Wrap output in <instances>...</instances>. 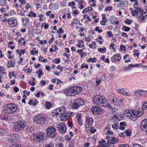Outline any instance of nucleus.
<instances>
[{"label":"nucleus","mask_w":147,"mask_h":147,"mask_svg":"<svg viewBox=\"0 0 147 147\" xmlns=\"http://www.w3.org/2000/svg\"><path fill=\"white\" fill-rule=\"evenodd\" d=\"M88 61H90L92 63H95L96 61V59L95 58H90L87 60Z\"/></svg>","instance_id":"39"},{"label":"nucleus","mask_w":147,"mask_h":147,"mask_svg":"<svg viewBox=\"0 0 147 147\" xmlns=\"http://www.w3.org/2000/svg\"><path fill=\"white\" fill-rule=\"evenodd\" d=\"M141 92V89L136 90L134 93V95L137 96H140Z\"/></svg>","instance_id":"31"},{"label":"nucleus","mask_w":147,"mask_h":147,"mask_svg":"<svg viewBox=\"0 0 147 147\" xmlns=\"http://www.w3.org/2000/svg\"><path fill=\"white\" fill-rule=\"evenodd\" d=\"M124 22L126 24L129 25L132 22V21L129 19H127L124 21Z\"/></svg>","instance_id":"45"},{"label":"nucleus","mask_w":147,"mask_h":147,"mask_svg":"<svg viewBox=\"0 0 147 147\" xmlns=\"http://www.w3.org/2000/svg\"><path fill=\"white\" fill-rule=\"evenodd\" d=\"M72 87L75 94L74 95L80 93L82 90V88L80 86H75Z\"/></svg>","instance_id":"20"},{"label":"nucleus","mask_w":147,"mask_h":147,"mask_svg":"<svg viewBox=\"0 0 147 147\" xmlns=\"http://www.w3.org/2000/svg\"><path fill=\"white\" fill-rule=\"evenodd\" d=\"M41 86H45L46 84V82L45 80H42L40 83Z\"/></svg>","instance_id":"54"},{"label":"nucleus","mask_w":147,"mask_h":147,"mask_svg":"<svg viewBox=\"0 0 147 147\" xmlns=\"http://www.w3.org/2000/svg\"><path fill=\"white\" fill-rule=\"evenodd\" d=\"M38 53V51L36 50L35 51H30V54L31 55H34L35 54H37Z\"/></svg>","instance_id":"52"},{"label":"nucleus","mask_w":147,"mask_h":147,"mask_svg":"<svg viewBox=\"0 0 147 147\" xmlns=\"http://www.w3.org/2000/svg\"><path fill=\"white\" fill-rule=\"evenodd\" d=\"M64 30L62 29V28H60L58 30L56 31V32L58 34L61 35V34H63L64 33Z\"/></svg>","instance_id":"33"},{"label":"nucleus","mask_w":147,"mask_h":147,"mask_svg":"<svg viewBox=\"0 0 147 147\" xmlns=\"http://www.w3.org/2000/svg\"><path fill=\"white\" fill-rule=\"evenodd\" d=\"M7 1L5 0H0V5L2 6L6 5Z\"/></svg>","instance_id":"36"},{"label":"nucleus","mask_w":147,"mask_h":147,"mask_svg":"<svg viewBox=\"0 0 147 147\" xmlns=\"http://www.w3.org/2000/svg\"><path fill=\"white\" fill-rule=\"evenodd\" d=\"M45 107L47 109H49L51 106V103L49 102H47L45 103Z\"/></svg>","instance_id":"37"},{"label":"nucleus","mask_w":147,"mask_h":147,"mask_svg":"<svg viewBox=\"0 0 147 147\" xmlns=\"http://www.w3.org/2000/svg\"><path fill=\"white\" fill-rule=\"evenodd\" d=\"M59 131L61 133H65L67 129V127L64 123H60L57 127Z\"/></svg>","instance_id":"14"},{"label":"nucleus","mask_w":147,"mask_h":147,"mask_svg":"<svg viewBox=\"0 0 147 147\" xmlns=\"http://www.w3.org/2000/svg\"><path fill=\"white\" fill-rule=\"evenodd\" d=\"M140 127L141 130L146 132L147 135V119H144L142 121Z\"/></svg>","instance_id":"13"},{"label":"nucleus","mask_w":147,"mask_h":147,"mask_svg":"<svg viewBox=\"0 0 147 147\" xmlns=\"http://www.w3.org/2000/svg\"><path fill=\"white\" fill-rule=\"evenodd\" d=\"M78 5L79 6V8L81 9L84 8V7L83 6V3L81 1H78Z\"/></svg>","instance_id":"38"},{"label":"nucleus","mask_w":147,"mask_h":147,"mask_svg":"<svg viewBox=\"0 0 147 147\" xmlns=\"http://www.w3.org/2000/svg\"><path fill=\"white\" fill-rule=\"evenodd\" d=\"M80 56L81 58H83L86 55V53L85 52H83L81 53H80Z\"/></svg>","instance_id":"59"},{"label":"nucleus","mask_w":147,"mask_h":147,"mask_svg":"<svg viewBox=\"0 0 147 147\" xmlns=\"http://www.w3.org/2000/svg\"><path fill=\"white\" fill-rule=\"evenodd\" d=\"M36 73L38 74V76L39 78H40L41 77V75L42 74V70L41 69H39L38 71L36 72Z\"/></svg>","instance_id":"35"},{"label":"nucleus","mask_w":147,"mask_h":147,"mask_svg":"<svg viewBox=\"0 0 147 147\" xmlns=\"http://www.w3.org/2000/svg\"><path fill=\"white\" fill-rule=\"evenodd\" d=\"M84 68H85L86 69H88V65L87 64H82V66L81 67V68L82 69H83Z\"/></svg>","instance_id":"50"},{"label":"nucleus","mask_w":147,"mask_h":147,"mask_svg":"<svg viewBox=\"0 0 147 147\" xmlns=\"http://www.w3.org/2000/svg\"><path fill=\"white\" fill-rule=\"evenodd\" d=\"M112 113L115 114L116 113V112L117 111V109H116L115 108L113 107L110 110Z\"/></svg>","instance_id":"46"},{"label":"nucleus","mask_w":147,"mask_h":147,"mask_svg":"<svg viewBox=\"0 0 147 147\" xmlns=\"http://www.w3.org/2000/svg\"><path fill=\"white\" fill-rule=\"evenodd\" d=\"M96 86H98L100 84L101 82V79L100 78H96Z\"/></svg>","instance_id":"34"},{"label":"nucleus","mask_w":147,"mask_h":147,"mask_svg":"<svg viewBox=\"0 0 147 147\" xmlns=\"http://www.w3.org/2000/svg\"><path fill=\"white\" fill-rule=\"evenodd\" d=\"M96 45L95 42L93 41H92L91 44L89 45V46L90 48L92 49L94 47H95V46H96Z\"/></svg>","instance_id":"40"},{"label":"nucleus","mask_w":147,"mask_h":147,"mask_svg":"<svg viewBox=\"0 0 147 147\" xmlns=\"http://www.w3.org/2000/svg\"><path fill=\"white\" fill-rule=\"evenodd\" d=\"M137 18L138 20L142 22H145L147 20V14L145 13H143L142 10L138 14Z\"/></svg>","instance_id":"11"},{"label":"nucleus","mask_w":147,"mask_h":147,"mask_svg":"<svg viewBox=\"0 0 147 147\" xmlns=\"http://www.w3.org/2000/svg\"><path fill=\"white\" fill-rule=\"evenodd\" d=\"M147 95V91H144L141 90L140 97H144Z\"/></svg>","instance_id":"30"},{"label":"nucleus","mask_w":147,"mask_h":147,"mask_svg":"<svg viewBox=\"0 0 147 147\" xmlns=\"http://www.w3.org/2000/svg\"><path fill=\"white\" fill-rule=\"evenodd\" d=\"M65 140L68 141H70L71 139V137H69V136L68 135H66L65 136Z\"/></svg>","instance_id":"55"},{"label":"nucleus","mask_w":147,"mask_h":147,"mask_svg":"<svg viewBox=\"0 0 147 147\" xmlns=\"http://www.w3.org/2000/svg\"><path fill=\"white\" fill-rule=\"evenodd\" d=\"M126 49V47L124 45H121L120 47V50L121 51H125Z\"/></svg>","instance_id":"48"},{"label":"nucleus","mask_w":147,"mask_h":147,"mask_svg":"<svg viewBox=\"0 0 147 147\" xmlns=\"http://www.w3.org/2000/svg\"><path fill=\"white\" fill-rule=\"evenodd\" d=\"M54 61H55V63L56 64H58L60 62V60L59 58L55 59L54 60Z\"/></svg>","instance_id":"56"},{"label":"nucleus","mask_w":147,"mask_h":147,"mask_svg":"<svg viewBox=\"0 0 147 147\" xmlns=\"http://www.w3.org/2000/svg\"><path fill=\"white\" fill-rule=\"evenodd\" d=\"M75 5V3L74 1L69 2L68 3V5L70 7H71L72 5L74 6Z\"/></svg>","instance_id":"57"},{"label":"nucleus","mask_w":147,"mask_h":147,"mask_svg":"<svg viewBox=\"0 0 147 147\" xmlns=\"http://www.w3.org/2000/svg\"><path fill=\"white\" fill-rule=\"evenodd\" d=\"M122 117L118 114L115 115L113 116L112 121L114 123L112 124V127L113 129H117L119 127L118 121L122 120Z\"/></svg>","instance_id":"5"},{"label":"nucleus","mask_w":147,"mask_h":147,"mask_svg":"<svg viewBox=\"0 0 147 147\" xmlns=\"http://www.w3.org/2000/svg\"><path fill=\"white\" fill-rule=\"evenodd\" d=\"M3 109L5 113L10 114L14 113L17 109L16 105L9 104L4 106Z\"/></svg>","instance_id":"4"},{"label":"nucleus","mask_w":147,"mask_h":147,"mask_svg":"<svg viewBox=\"0 0 147 147\" xmlns=\"http://www.w3.org/2000/svg\"><path fill=\"white\" fill-rule=\"evenodd\" d=\"M119 124L120 126L119 127V129L121 130H124L125 129L124 126H126L127 125V123L124 121L120 122Z\"/></svg>","instance_id":"26"},{"label":"nucleus","mask_w":147,"mask_h":147,"mask_svg":"<svg viewBox=\"0 0 147 147\" xmlns=\"http://www.w3.org/2000/svg\"><path fill=\"white\" fill-rule=\"evenodd\" d=\"M25 131H27L28 132H32V130H31V127H28L26 128L25 129Z\"/></svg>","instance_id":"62"},{"label":"nucleus","mask_w":147,"mask_h":147,"mask_svg":"<svg viewBox=\"0 0 147 147\" xmlns=\"http://www.w3.org/2000/svg\"><path fill=\"white\" fill-rule=\"evenodd\" d=\"M121 59V55L119 54H117L111 57V61L113 63L119 61Z\"/></svg>","instance_id":"18"},{"label":"nucleus","mask_w":147,"mask_h":147,"mask_svg":"<svg viewBox=\"0 0 147 147\" xmlns=\"http://www.w3.org/2000/svg\"><path fill=\"white\" fill-rule=\"evenodd\" d=\"M117 92L118 93L126 96L128 95V93L125 92L123 88H121L117 90Z\"/></svg>","instance_id":"23"},{"label":"nucleus","mask_w":147,"mask_h":147,"mask_svg":"<svg viewBox=\"0 0 147 147\" xmlns=\"http://www.w3.org/2000/svg\"><path fill=\"white\" fill-rule=\"evenodd\" d=\"M8 117V115L7 114H5L2 115L1 117V119L3 120H7Z\"/></svg>","instance_id":"44"},{"label":"nucleus","mask_w":147,"mask_h":147,"mask_svg":"<svg viewBox=\"0 0 147 147\" xmlns=\"http://www.w3.org/2000/svg\"><path fill=\"white\" fill-rule=\"evenodd\" d=\"M8 22L9 24L11 27H14L17 25V21L16 20L13 18H9Z\"/></svg>","instance_id":"15"},{"label":"nucleus","mask_w":147,"mask_h":147,"mask_svg":"<svg viewBox=\"0 0 147 147\" xmlns=\"http://www.w3.org/2000/svg\"><path fill=\"white\" fill-rule=\"evenodd\" d=\"M113 9V7H112L109 6L108 7H106L105 8V10L106 11H110L111 10Z\"/></svg>","instance_id":"51"},{"label":"nucleus","mask_w":147,"mask_h":147,"mask_svg":"<svg viewBox=\"0 0 147 147\" xmlns=\"http://www.w3.org/2000/svg\"><path fill=\"white\" fill-rule=\"evenodd\" d=\"M14 61H11L8 62L7 64V66L8 68L13 67L15 65Z\"/></svg>","instance_id":"27"},{"label":"nucleus","mask_w":147,"mask_h":147,"mask_svg":"<svg viewBox=\"0 0 147 147\" xmlns=\"http://www.w3.org/2000/svg\"><path fill=\"white\" fill-rule=\"evenodd\" d=\"M98 51L100 53H105L106 52V49L105 48H104L102 49L99 48L98 49Z\"/></svg>","instance_id":"41"},{"label":"nucleus","mask_w":147,"mask_h":147,"mask_svg":"<svg viewBox=\"0 0 147 147\" xmlns=\"http://www.w3.org/2000/svg\"><path fill=\"white\" fill-rule=\"evenodd\" d=\"M46 133L47 136L50 138L55 137L56 134V129L53 126L49 127L46 130Z\"/></svg>","instance_id":"10"},{"label":"nucleus","mask_w":147,"mask_h":147,"mask_svg":"<svg viewBox=\"0 0 147 147\" xmlns=\"http://www.w3.org/2000/svg\"><path fill=\"white\" fill-rule=\"evenodd\" d=\"M46 137V134L45 133L40 132L37 134H33V138L34 141L37 142H39L42 140Z\"/></svg>","instance_id":"7"},{"label":"nucleus","mask_w":147,"mask_h":147,"mask_svg":"<svg viewBox=\"0 0 147 147\" xmlns=\"http://www.w3.org/2000/svg\"><path fill=\"white\" fill-rule=\"evenodd\" d=\"M119 141V139L116 138L112 137L109 140H107L108 144L109 145H113L114 144L117 143Z\"/></svg>","instance_id":"17"},{"label":"nucleus","mask_w":147,"mask_h":147,"mask_svg":"<svg viewBox=\"0 0 147 147\" xmlns=\"http://www.w3.org/2000/svg\"><path fill=\"white\" fill-rule=\"evenodd\" d=\"M77 118L79 125H81L82 124L83 121L81 118V115L79 114H77Z\"/></svg>","instance_id":"24"},{"label":"nucleus","mask_w":147,"mask_h":147,"mask_svg":"<svg viewBox=\"0 0 147 147\" xmlns=\"http://www.w3.org/2000/svg\"><path fill=\"white\" fill-rule=\"evenodd\" d=\"M5 133V131L3 129H0V136H2Z\"/></svg>","instance_id":"53"},{"label":"nucleus","mask_w":147,"mask_h":147,"mask_svg":"<svg viewBox=\"0 0 147 147\" xmlns=\"http://www.w3.org/2000/svg\"><path fill=\"white\" fill-rule=\"evenodd\" d=\"M123 30L125 31L128 32L129 31L130 29V28L127 27L126 26H124L123 27Z\"/></svg>","instance_id":"43"},{"label":"nucleus","mask_w":147,"mask_h":147,"mask_svg":"<svg viewBox=\"0 0 147 147\" xmlns=\"http://www.w3.org/2000/svg\"><path fill=\"white\" fill-rule=\"evenodd\" d=\"M125 133L127 136H130L131 135V132L129 131L128 129L125 130Z\"/></svg>","instance_id":"42"},{"label":"nucleus","mask_w":147,"mask_h":147,"mask_svg":"<svg viewBox=\"0 0 147 147\" xmlns=\"http://www.w3.org/2000/svg\"><path fill=\"white\" fill-rule=\"evenodd\" d=\"M60 116H61V119L62 121H65L67 119H68L67 117L65 116V115H63V114H61Z\"/></svg>","instance_id":"32"},{"label":"nucleus","mask_w":147,"mask_h":147,"mask_svg":"<svg viewBox=\"0 0 147 147\" xmlns=\"http://www.w3.org/2000/svg\"><path fill=\"white\" fill-rule=\"evenodd\" d=\"M85 103L84 100L83 99L78 98L76 99L73 103L72 108L73 109H78L80 107L84 105Z\"/></svg>","instance_id":"8"},{"label":"nucleus","mask_w":147,"mask_h":147,"mask_svg":"<svg viewBox=\"0 0 147 147\" xmlns=\"http://www.w3.org/2000/svg\"><path fill=\"white\" fill-rule=\"evenodd\" d=\"M107 34H108V36L109 37H113V35L111 33V32L110 31H108L107 32Z\"/></svg>","instance_id":"61"},{"label":"nucleus","mask_w":147,"mask_h":147,"mask_svg":"<svg viewBox=\"0 0 147 147\" xmlns=\"http://www.w3.org/2000/svg\"><path fill=\"white\" fill-rule=\"evenodd\" d=\"M144 111L142 109L141 110H129L125 111L124 114L127 118L131 119L133 121L136 120L138 117H140L143 114Z\"/></svg>","instance_id":"1"},{"label":"nucleus","mask_w":147,"mask_h":147,"mask_svg":"<svg viewBox=\"0 0 147 147\" xmlns=\"http://www.w3.org/2000/svg\"><path fill=\"white\" fill-rule=\"evenodd\" d=\"M142 10V9L140 7L136 8V10L131 12L132 15L134 16H138V14Z\"/></svg>","instance_id":"21"},{"label":"nucleus","mask_w":147,"mask_h":147,"mask_svg":"<svg viewBox=\"0 0 147 147\" xmlns=\"http://www.w3.org/2000/svg\"><path fill=\"white\" fill-rule=\"evenodd\" d=\"M47 41L46 40H45L44 41L42 40H40L39 41V43L41 45H45L47 44Z\"/></svg>","instance_id":"49"},{"label":"nucleus","mask_w":147,"mask_h":147,"mask_svg":"<svg viewBox=\"0 0 147 147\" xmlns=\"http://www.w3.org/2000/svg\"><path fill=\"white\" fill-rule=\"evenodd\" d=\"M53 115L57 116H60L61 114H63L67 117L68 119L74 115V113L70 111H66L65 108L64 107H61L53 110L52 112Z\"/></svg>","instance_id":"2"},{"label":"nucleus","mask_w":147,"mask_h":147,"mask_svg":"<svg viewBox=\"0 0 147 147\" xmlns=\"http://www.w3.org/2000/svg\"><path fill=\"white\" fill-rule=\"evenodd\" d=\"M94 123L93 119L91 118H87L86 119V122L85 126L87 128H89Z\"/></svg>","instance_id":"16"},{"label":"nucleus","mask_w":147,"mask_h":147,"mask_svg":"<svg viewBox=\"0 0 147 147\" xmlns=\"http://www.w3.org/2000/svg\"><path fill=\"white\" fill-rule=\"evenodd\" d=\"M142 108L146 110H147V102L143 103L142 105Z\"/></svg>","instance_id":"47"},{"label":"nucleus","mask_w":147,"mask_h":147,"mask_svg":"<svg viewBox=\"0 0 147 147\" xmlns=\"http://www.w3.org/2000/svg\"><path fill=\"white\" fill-rule=\"evenodd\" d=\"M46 120L44 117L40 115L35 116L34 118L33 121L37 123L43 124Z\"/></svg>","instance_id":"9"},{"label":"nucleus","mask_w":147,"mask_h":147,"mask_svg":"<svg viewBox=\"0 0 147 147\" xmlns=\"http://www.w3.org/2000/svg\"><path fill=\"white\" fill-rule=\"evenodd\" d=\"M129 145L127 144L125 145L121 144L119 146V147H129Z\"/></svg>","instance_id":"64"},{"label":"nucleus","mask_w":147,"mask_h":147,"mask_svg":"<svg viewBox=\"0 0 147 147\" xmlns=\"http://www.w3.org/2000/svg\"><path fill=\"white\" fill-rule=\"evenodd\" d=\"M110 101L111 103L114 105H117L118 104V100L115 97H111L110 99Z\"/></svg>","instance_id":"22"},{"label":"nucleus","mask_w":147,"mask_h":147,"mask_svg":"<svg viewBox=\"0 0 147 147\" xmlns=\"http://www.w3.org/2000/svg\"><path fill=\"white\" fill-rule=\"evenodd\" d=\"M84 41L82 40H79L78 41V43L77 45V46L79 48H84V49H85L84 45Z\"/></svg>","instance_id":"25"},{"label":"nucleus","mask_w":147,"mask_h":147,"mask_svg":"<svg viewBox=\"0 0 147 147\" xmlns=\"http://www.w3.org/2000/svg\"><path fill=\"white\" fill-rule=\"evenodd\" d=\"M91 111L93 114L96 115L102 113V109L98 106H94L91 109Z\"/></svg>","instance_id":"12"},{"label":"nucleus","mask_w":147,"mask_h":147,"mask_svg":"<svg viewBox=\"0 0 147 147\" xmlns=\"http://www.w3.org/2000/svg\"><path fill=\"white\" fill-rule=\"evenodd\" d=\"M127 4V1L126 0L124 1H120L118 3V5L120 7H123L124 5H126Z\"/></svg>","instance_id":"28"},{"label":"nucleus","mask_w":147,"mask_h":147,"mask_svg":"<svg viewBox=\"0 0 147 147\" xmlns=\"http://www.w3.org/2000/svg\"><path fill=\"white\" fill-rule=\"evenodd\" d=\"M31 7L29 4H26L25 5V8L27 10H28L29 8H30Z\"/></svg>","instance_id":"63"},{"label":"nucleus","mask_w":147,"mask_h":147,"mask_svg":"<svg viewBox=\"0 0 147 147\" xmlns=\"http://www.w3.org/2000/svg\"><path fill=\"white\" fill-rule=\"evenodd\" d=\"M65 92V94L69 96H72V94L74 93L72 87L66 89Z\"/></svg>","instance_id":"19"},{"label":"nucleus","mask_w":147,"mask_h":147,"mask_svg":"<svg viewBox=\"0 0 147 147\" xmlns=\"http://www.w3.org/2000/svg\"><path fill=\"white\" fill-rule=\"evenodd\" d=\"M94 103L96 105L103 107H106L107 101L104 98L99 95L94 96L93 98Z\"/></svg>","instance_id":"3"},{"label":"nucleus","mask_w":147,"mask_h":147,"mask_svg":"<svg viewBox=\"0 0 147 147\" xmlns=\"http://www.w3.org/2000/svg\"><path fill=\"white\" fill-rule=\"evenodd\" d=\"M26 126V123L24 121H19L15 123L13 130L16 131H19L23 130Z\"/></svg>","instance_id":"6"},{"label":"nucleus","mask_w":147,"mask_h":147,"mask_svg":"<svg viewBox=\"0 0 147 147\" xmlns=\"http://www.w3.org/2000/svg\"><path fill=\"white\" fill-rule=\"evenodd\" d=\"M73 14L76 15L79 14V12L77 10H74L72 11Z\"/></svg>","instance_id":"60"},{"label":"nucleus","mask_w":147,"mask_h":147,"mask_svg":"<svg viewBox=\"0 0 147 147\" xmlns=\"http://www.w3.org/2000/svg\"><path fill=\"white\" fill-rule=\"evenodd\" d=\"M92 10V8L90 7H88L87 8L84 9L82 11V12L83 13H85L86 12H88L89 11H91Z\"/></svg>","instance_id":"29"},{"label":"nucleus","mask_w":147,"mask_h":147,"mask_svg":"<svg viewBox=\"0 0 147 147\" xmlns=\"http://www.w3.org/2000/svg\"><path fill=\"white\" fill-rule=\"evenodd\" d=\"M105 142V140L104 139H102L101 141H99V145L98 146H97V147H99V146H100V145H101L103 143H104Z\"/></svg>","instance_id":"58"}]
</instances>
